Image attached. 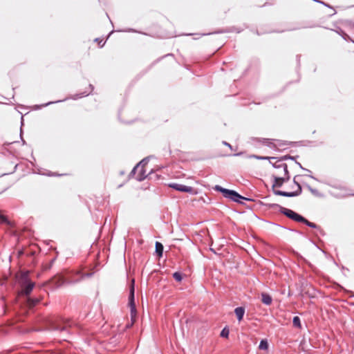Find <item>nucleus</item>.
<instances>
[{
  "label": "nucleus",
  "instance_id": "obj_1",
  "mask_svg": "<svg viewBox=\"0 0 354 354\" xmlns=\"http://www.w3.org/2000/svg\"><path fill=\"white\" fill-rule=\"evenodd\" d=\"M48 329L52 330L64 331L73 324L71 320L62 317H52L46 321Z\"/></svg>",
  "mask_w": 354,
  "mask_h": 354
},
{
  "label": "nucleus",
  "instance_id": "obj_2",
  "mask_svg": "<svg viewBox=\"0 0 354 354\" xmlns=\"http://www.w3.org/2000/svg\"><path fill=\"white\" fill-rule=\"evenodd\" d=\"M259 159H268L269 162L272 165V166L277 169H281V171L279 173L283 174L284 176H287L288 174V167L287 165L283 162V159L277 158L276 156H256Z\"/></svg>",
  "mask_w": 354,
  "mask_h": 354
},
{
  "label": "nucleus",
  "instance_id": "obj_3",
  "mask_svg": "<svg viewBox=\"0 0 354 354\" xmlns=\"http://www.w3.org/2000/svg\"><path fill=\"white\" fill-rule=\"evenodd\" d=\"M29 272H23L21 273L20 280L21 286V295L28 296L32 292L35 283L31 281L29 278Z\"/></svg>",
  "mask_w": 354,
  "mask_h": 354
},
{
  "label": "nucleus",
  "instance_id": "obj_4",
  "mask_svg": "<svg viewBox=\"0 0 354 354\" xmlns=\"http://www.w3.org/2000/svg\"><path fill=\"white\" fill-rule=\"evenodd\" d=\"M258 141L262 142V143L265 145H267L268 147L274 149L277 151H283L288 149V146L290 145V143H287L282 142L279 140H271L270 139H263L262 140H260L257 139Z\"/></svg>",
  "mask_w": 354,
  "mask_h": 354
},
{
  "label": "nucleus",
  "instance_id": "obj_5",
  "mask_svg": "<svg viewBox=\"0 0 354 354\" xmlns=\"http://www.w3.org/2000/svg\"><path fill=\"white\" fill-rule=\"evenodd\" d=\"M214 189L216 191L221 192L225 198H230L232 201H236V202H239L240 198L244 199V200H248V198L241 196L235 191L223 188L222 187H221L219 185H216L214 187Z\"/></svg>",
  "mask_w": 354,
  "mask_h": 354
},
{
  "label": "nucleus",
  "instance_id": "obj_6",
  "mask_svg": "<svg viewBox=\"0 0 354 354\" xmlns=\"http://www.w3.org/2000/svg\"><path fill=\"white\" fill-rule=\"evenodd\" d=\"M134 279L131 280V284L130 286V292H129V305L130 306L131 309V317L132 320V324L134 323L136 321V305H135V301H134Z\"/></svg>",
  "mask_w": 354,
  "mask_h": 354
},
{
  "label": "nucleus",
  "instance_id": "obj_7",
  "mask_svg": "<svg viewBox=\"0 0 354 354\" xmlns=\"http://www.w3.org/2000/svg\"><path fill=\"white\" fill-rule=\"evenodd\" d=\"M281 212L295 221L302 223L304 221V217L290 209L281 207Z\"/></svg>",
  "mask_w": 354,
  "mask_h": 354
},
{
  "label": "nucleus",
  "instance_id": "obj_8",
  "mask_svg": "<svg viewBox=\"0 0 354 354\" xmlns=\"http://www.w3.org/2000/svg\"><path fill=\"white\" fill-rule=\"evenodd\" d=\"M273 176L274 178V182L272 185L273 188L281 187L283 183L289 178L288 174L287 176H284L283 174L280 173L276 174Z\"/></svg>",
  "mask_w": 354,
  "mask_h": 354
},
{
  "label": "nucleus",
  "instance_id": "obj_9",
  "mask_svg": "<svg viewBox=\"0 0 354 354\" xmlns=\"http://www.w3.org/2000/svg\"><path fill=\"white\" fill-rule=\"evenodd\" d=\"M169 187L182 192L192 193L194 191V189L192 187L178 183H171L169 185Z\"/></svg>",
  "mask_w": 354,
  "mask_h": 354
},
{
  "label": "nucleus",
  "instance_id": "obj_10",
  "mask_svg": "<svg viewBox=\"0 0 354 354\" xmlns=\"http://www.w3.org/2000/svg\"><path fill=\"white\" fill-rule=\"evenodd\" d=\"M297 190L292 192H287L280 190H274V193L276 195L278 196H288V197H292L299 195L301 192V187L299 184H297Z\"/></svg>",
  "mask_w": 354,
  "mask_h": 354
},
{
  "label": "nucleus",
  "instance_id": "obj_11",
  "mask_svg": "<svg viewBox=\"0 0 354 354\" xmlns=\"http://www.w3.org/2000/svg\"><path fill=\"white\" fill-rule=\"evenodd\" d=\"M149 160V157L145 158L138 164H137L134 169L141 173L142 175H145V173L147 172L146 165H147Z\"/></svg>",
  "mask_w": 354,
  "mask_h": 354
},
{
  "label": "nucleus",
  "instance_id": "obj_12",
  "mask_svg": "<svg viewBox=\"0 0 354 354\" xmlns=\"http://www.w3.org/2000/svg\"><path fill=\"white\" fill-rule=\"evenodd\" d=\"M234 313L237 317L238 320L240 322L242 320L244 313H245V309L243 307H238L235 308Z\"/></svg>",
  "mask_w": 354,
  "mask_h": 354
},
{
  "label": "nucleus",
  "instance_id": "obj_13",
  "mask_svg": "<svg viewBox=\"0 0 354 354\" xmlns=\"http://www.w3.org/2000/svg\"><path fill=\"white\" fill-rule=\"evenodd\" d=\"M272 297L267 293L263 292L261 294V301L266 305H270L272 303Z\"/></svg>",
  "mask_w": 354,
  "mask_h": 354
},
{
  "label": "nucleus",
  "instance_id": "obj_14",
  "mask_svg": "<svg viewBox=\"0 0 354 354\" xmlns=\"http://www.w3.org/2000/svg\"><path fill=\"white\" fill-rule=\"evenodd\" d=\"M41 299H32L30 297H28L27 299V305L29 308H33L37 304H38L40 301Z\"/></svg>",
  "mask_w": 354,
  "mask_h": 354
},
{
  "label": "nucleus",
  "instance_id": "obj_15",
  "mask_svg": "<svg viewBox=\"0 0 354 354\" xmlns=\"http://www.w3.org/2000/svg\"><path fill=\"white\" fill-rule=\"evenodd\" d=\"M156 252L158 257H161L162 256L163 245L161 243L158 241L156 243Z\"/></svg>",
  "mask_w": 354,
  "mask_h": 354
},
{
  "label": "nucleus",
  "instance_id": "obj_16",
  "mask_svg": "<svg viewBox=\"0 0 354 354\" xmlns=\"http://www.w3.org/2000/svg\"><path fill=\"white\" fill-rule=\"evenodd\" d=\"M52 281L57 286H60L64 283V279L62 276H56Z\"/></svg>",
  "mask_w": 354,
  "mask_h": 354
},
{
  "label": "nucleus",
  "instance_id": "obj_17",
  "mask_svg": "<svg viewBox=\"0 0 354 354\" xmlns=\"http://www.w3.org/2000/svg\"><path fill=\"white\" fill-rule=\"evenodd\" d=\"M259 348L260 350L267 351L268 349V343L266 339H262L259 344Z\"/></svg>",
  "mask_w": 354,
  "mask_h": 354
},
{
  "label": "nucleus",
  "instance_id": "obj_18",
  "mask_svg": "<svg viewBox=\"0 0 354 354\" xmlns=\"http://www.w3.org/2000/svg\"><path fill=\"white\" fill-rule=\"evenodd\" d=\"M293 326L297 328H301V322L299 317H294L292 320Z\"/></svg>",
  "mask_w": 354,
  "mask_h": 354
},
{
  "label": "nucleus",
  "instance_id": "obj_19",
  "mask_svg": "<svg viewBox=\"0 0 354 354\" xmlns=\"http://www.w3.org/2000/svg\"><path fill=\"white\" fill-rule=\"evenodd\" d=\"M302 223H305L306 225H307L308 226H309V227H310L312 228H317V225L315 223L308 221L305 218H304V221H303Z\"/></svg>",
  "mask_w": 354,
  "mask_h": 354
},
{
  "label": "nucleus",
  "instance_id": "obj_20",
  "mask_svg": "<svg viewBox=\"0 0 354 354\" xmlns=\"http://www.w3.org/2000/svg\"><path fill=\"white\" fill-rule=\"evenodd\" d=\"M229 330L227 328H224L221 333V336L223 337L227 338L229 336Z\"/></svg>",
  "mask_w": 354,
  "mask_h": 354
},
{
  "label": "nucleus",
  "instance_id": "obj_21",
  "mask_svg": "<svg viewBox=\"0 0 354 354\" xmlns=\"http://www.w3.org/2000/svg\"><path fill=\"white\" fill-rule=\"evenodd\" d=\"M173 277H174V278L176 281H180L182 280V276H181V274H180V273H179V272H174V273L173 274Z\"/></svg>",
  "mask_w": 354,
  "mask_h": 354
},
{
  "label": "nucleus",
  "instance_id": "obj_22",
  "mask_svg": "<svg viewBox=\"0 0 354 354\" xmlns=\"http://www.w3.org/2000/svg\"><path fill=\"white\" fill-rule=\"evenodd\" d=\"M62 102V100H57V101H55V102H49L48 103H46L44 104H42L40 106H47L51 104H53V103H57V102Z\"/></svg>",
  "mask_w": 354,
  "mask_h": 354
},
{
  "label": "nucleus",
  "instance_id": "obj_23",
  "mask_svg": "<svg viewBox=\"0 0 354 354\" xmlns=\"http://www.w3.org/2000/svg\"><path fill=\"white\" fill-rule=\"evenodd\" d=\"M224 144L227 145L230 147H231V146L229 144H227V142H224Z\"/></svg>",
  "mask_w": 354,
  "mask_h": 354
},
{
  "label": "nucleus",
  "instance_id": "obj_24",
  "mask_svg": "<svg viewBox=\"0 0 354 354\" xmlns=\"http://www.w3.org/2000/svg\"><path fill=\"white\" fill-rule=\"evenodd\" d=\"M89 87L93 89V86L91 84L89 85Z\"/></svg>",
  "mask_w": 354,
  "mask_h": 354
},
{
  "label": "nucleus",
  "instance_id": "obj_25",
  "mask_svg": "<svg viewBox=\"0 0 354 354\" xmlns=\"http://www.w3.org/2000/svg\"><path fill=\"white\" fill-rule=\"evenodd\" d=\"M235 155H236V156L241 155V153H236Z\"/></svg>",
  "mask_w": 354,
  "mask_h": 354
}]
</instances>
